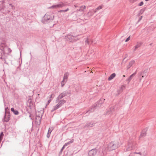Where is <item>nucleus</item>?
Here are the masks:
<instances>
[{
	"mask_svg": "<svg viewBox=\"0 0 156 156\" xmlns=\"http://www.w3.org/2000/svg\"><path fill=\"white\" fill-rule=\"evenodd\" d=\"M66 80H63L61 82V83L62 85V87H63L64 85L65 84L66 81H65Z\"/></svg>",
	"mask_w": 156,
	"mask_h": 156,
	"instance_id": "27",
	"label": "nucleus"
},
{
	"mask_svg": "<svg viewBox=\"0 0 156 156\" xmlns=\"http://www.w3.org/2000/svg\"><path fill=\"white\" fill-rule=\"evenodd\" d=\"M5 46L4 38L0 37V59L2 58V54L4 52V47Z\"/></svg>",
	"mask_w": 156,
	"mask_h": 156,
	"instance_id": "4",
	"label": "nucleus"
},
{
	"mask_svg": "<svg viewBox=\"0 0 156 156\" xmlns=\"http://www.w3.org/2000/svg\"><path fill=\"white\" fill-rule=\"evenodd\" d=\"M65 10H66V12H67V11H69V8H67Z\"/></svg>",
	"mask_w": 156,
	"mask_h": 156,
	"instance_id": "49",
	"label": "nucleus"
},
{
	"mask_svg": "<svg viewBox=\"0 0 156 156\" xmlns=\"http://www.w3.org/2000/svg\"><path fill=\"white\" fill-rule=\"evenodd\" d=\"M5 113L6 112V113L7 112H8V110H9V109L8 108H5Z\"/></svg>",
	"mask_w": 156,
	"mask_h": 156,
	"instance_id": "34",
	"label": "nucleus"
},
{
	"mask_svg": "<svg viewBox=\"0 0 156 156\" xmlns=\"http://www.w3.org/2000/svg\"><path fill=\"white\" fill-rule=\"evenodd\" d=\"M54 95L53 94H52L50 96V99H51V100L52 99L51 98H52V97H54Z\"/></svg>",
	"mask_w": 156,
	"mask_h": 156,
	"instance_id": "41",
	"label": "nucleus"
},
{
	"mask_svg": "<svg viewBox=\"0 0 156 156\" xmlns=\"http://www.w3.org/2000/svg\"><path fill=\"white\" fill-rule=\"evenodd\" d=\"M55 102L58 103L53 107L51 110V112L54 111L62 106L66 102V101L64 99L58 100L57 99H56L55 101Z\"/></svg>",
	"mask_w": 156,
	"mask_h": 156,
	"instance_id": "3",
	"label": "nucleus"
},
{
	"mask_svg": "<svg viewBox=\"0 0 156 156\" xmlns=\"http://www.w3.org/2000/svg\"><path fill=\"white\" fill-rule=\"evenodd\" d=\"M102 8V6H100L98 7V8H96L97 9H98V10H100V9H101Z\"/></svg>",
	"mask_w": 156,
	"mask_h": 156,
	"instance_id": "32",
	"label": "nucleus"
},
{
	"mask_svg": "<svg viewBox=\"0 0 156 156\" xmlns=\"http://www.w3.org/2000/svg\"><path fill=\"white\" fill-rule=\"evenodd\" d=\"M77 35H73L70 34H68L65 37L66 38L67 41L70 42H73L76 41L78 40L77 38Z\"/></svg>",
	"mask_w": 156,
	"mask_h": 156,
	"instance_id": "6",
	"label": "nucleus"
},
{
	"mask_svg": "<svg viewBox=\"0 0 156 156\" xmlns=\"http://www.w3.org/2000/svg\"><path fill=\"white\" fill-rule=\"evenodd\" d=\"M65 5L66 4H65L62 3L58 5H53L49 7V8L55 9L57 8L62 7L65 6Z\"/></svg>",
	"mask_w": 156,
	"mask_h": 156,
	"instance_id": "9",
	"label": "nucleus"
},
{
	"mask_svg": "<svg viewBox=\"0 0 156 156\" xmlns=\"http://www.w3.org/2000/svg\"><path fill=\"white\" fill-rule=\"evenodd\" d=\"M52 131V129L49 128L47 135V136L48 138H49L50 137V134Z\"/></svg>",
	"mask_w": 156,
	"mask_h": 156,
	"instance_id": "21",
	"label": "nucleus"
},
{
	"mask_svg": "<svg viewBox=\"0 0 156 156\" xmlns=\"http://www.w3.org/2000/svg\"><path fill=\"white\" fill-rule=\"evenodd\" d=\"M29 117L31 119V120H33V119H32L31 117V114H30V115H29Z\"/></svg>",
	"mask_w": 156,
	"mask_h": 156,
	"instance_id": "48",
	"label": "nucleus"
},
{
	"mask_svg": "<svg viewBox=\"0 0 156 156\" xmlns=\"http://www.w3.org/2000/svg\"><path fill=\"white\" fill-rule=\"evenodd\" d=\"M9 5H11L12 7H13V6H12V4H9Z\"/></svg>",
	"mask_w": 156,
	"mask_h": 156,
	"instance_id": "51",
	"label": "nucleus"
},
{
	"mask_svg": "<svg viewBox=\"0 0 156 156\" xmlns=\"http://www.w3.org/2000/svg\"><path fill=\"white\" fill-rule=\"evenodd\" d=\"M141 44L140 42H137L136 44L135 45L134 47V51H135L136 49L140 47L141 45Z\"/></svg>",
	"mask_w": 156,
	"mask_h": 156,
	"instance_id": "15",
	"label": "nucleus"
},
{
	"mask_svg": "<svg viewBox=\"0 0 156 156\" xmlns=\"http://www.w3.org/2000/svg\"><path fill=\"white\" fill-rule=\"evenodd\" d=\"M0 2L2 5V7H0V10H2V9H4V8H5V6L3 5V4L5 3V2L4 1H1Z\"/></svg>",
	"mask_w": 156,
	"mask_h": 156,
	"instance_id": "25",
	"label": "nucleus"
},
{
	"mask_svg": "<svg viewBox=\"0 0 156 156\" xmlns=\"http://www.w3.org/2000/svg\"><path fill=\"white\" fill-rule=\"evenodd\" d=\"M53 14H46L41 20V22L44 24H47L52 20L54 18Z\"/></svg>",
	"mask_w": 156,
	"mask_h": 156,
	"instance_id": "2",
	"label": "nucleus"
},
{
	"mask_svg": "<svg viewBox=\"0 0 156 156\" xmlns=\"http://www.w3.org/2000/svg\"><path fill=\"white\" fill-rule=\"evenodd\" d=\"M137 0H129V1L131 3H133L136 2Z\"/></svg>",
	"mask_w": 156,
	"mask_h": 156,
	"instance_id": "33",
	"label": "nucleus"
},
{
	"mask_svg": "<svg viewBox=\"0 0 156 156\" xmlns=\"http://www.w3.org/2000/svg\"><path fill=\"white\" fill-rule=\"evenodd\" d=\"M94 14V12H93L92 11V10H90V11L87 13V15L88 16H89V17H90V16H92Z\"/></svg>",
	"mask_w": 156,
	"mask_h": 156,
	"instance_id": "20",
	"label": "nucleus"
},
{
	"mask_svg": "<svg viewBox=\"0 0 156 156\" xmlns=\"http://www.w3.org/2000/svg\"><path fill=\"white\" fill-rule=\"evenodd\" d=\"M64 97L67 96L70 93V91H67V90H66L65 91H64V92H62V93Z\"/></svg>",
	"mask_w": 156,
	"mask_h": 156,
	"instance_id": "16",
	"label": "nucleus"
},
{
	"mask_svg": "<svg viewBox=\"0 0 156 156\" xmlns=\"http://www.w3.org/2000/svg\"><path fill=\"white\" fill-rule=\"evenodd\" d=\"M28 101H29V103L30 104H31V102H32L31 99H29V100H28Z\"/></svg>",
	"mask_w": 156,
	"mask_h": 156,
	"instance_id": "43",
	"label": "nucleus"
},
{
	"mask_svg": "<svg viewBox=\"0 0 156 156\" xmlns=\"http://www.w3.org/2000/svg\"><path fill=\"white\" fill-rule=\"evenodd\" d=\"M147 75V71L145 70L139 73V76H141L142 78H144V76H146Z\"/></svg>",
	"mask_w": 156,
	"mask_h": 156,
	"instance_id": "13",
	"label": "nucleus"
},
{
	"mask_svg": "<svg viewBox=\"0 0 156 156\" xmlns=\"http://www.w3.org/2000/svg\"><path fill=\"white\" fill-rule=\"evenodd\" d=\"M59 12H66L65 10H60L59 11Z\"/></svg>",
	"mask_w": 156,
	"mask_h": 156,
	"instance_id": "37",
	"label": "nucleus"
},
{
	"mask_svg": "<svg viewBox=\"0 0 156 156\" xmlns=\"http://www.w3.org/2000/svg\"><path fill=\"white\" fill-rule=\"evenodd\" d=\"M116 74L115 73H113L110 76L108 77V80H111L113 78H114Z\"/></svg>",
	"mask_w": 156,
	"mask_h": 156,
	"instance_id": "17",
	"label": "nucleus"
},
{
	"mask_svg": "<svg viewBox=\"0 0 156 156\" xmlns=\"http://www.w3.org/2000/svg\"><path fill=\"white\" fill-rule=\"evenodd\" d=\"M73 154H71L70 155L68 153H67L66 155H65V156H72Z\"/></svg>",
	"mask_w": 156,
	"mask_h": 156,
	"instance_id": "42",
	"label": "nucleus"
},
{
	"mask_svg": "<svg viewBox=\"0 0 156 156\" xmlns=\"http://www.w3.org/2000/svg\"><path fill=\"white\" fill-rule=\"evenodd\" d=\"M135 62L134 60H133L130 62L129 63L128 69Z\"/></svg>",
	"mask_w": 156,
	"mask_h": 156,
	"instance_id": "19",
	"label": "nucleus"
},
{
	"mask_svg": "<svg viewBox=\"0 0 156 156\" xmlns=\"http://www.w3.org/2000/svg\"><path fill=\"white\" fill-rule=\"evenodd\" d=\"M147 131V129L145 128L141 132L140 137H143L145 136L146 134V132Z\"/></svg>",
	"mask_w": 156,
	"mask_h": 156,
	"instance_id": "12",
	"label": "nucleus"
},
{
	"mask_svg": "<svg viewBox=\"0 0 156 156\" xmlns=\"http://www.w3.org/2000/svg\"><path fill=\"white\" fill-rule=\"evenodd\" d=\"M41 118L40 120V121H41Z\"/></svg>",
	"mask_w": 156,
	"mask_h": 156,
	"instance_id": "57",
	"label": "nucleus"
},
{
	"mask_svg": "<svg viewBox=\"0 0 156 156\" xmlns=\"http://www.w3.org/2000/svg\"><path fill=\"white\" fill-rule=\"evenodd\" d=\"M89 115V114H87V115Z\"/></svg>",
	"mask_w": 156,
	"mask_h": 156,
	"instance_id": "59",
	"label": "nucleus"
},
{
	"mask_svg": "<svg viewBox=\"0 0 156 156\" xmlns=\"http://www.w3.org/2000/svg\"><path fill=\"white\" fill-rule=\"evenodd\" d=\"M125 86L124 85H122V89H125Z\"/></svg>",
	"mask_w": 156,
	"mask_h": 156,
	"instance_id": "44",
	"label": "nucleus"
},
{
	"mask_svg": "<svg viewBox=\"0 0 156 156\" xmlns=\"http://www.w3.org/2000/svg\"><path fill=\"white\" fill-rule=\"evenodd\" d=\"M134 153L136 154H141V152H135Z\"/></svg>",
	"mask_w": 156,
	"mask_h": 156,
	"instance_id": "45",
	"label": "nucleus"
},
{
	"mask_svg": "<svg viewBox=\"0 0 156 156\" xmlns=\"http://www.w3.org/2000/svg\"><path fill=\"white\" fill-rule=\"evenodd\" d=\"M64 149V147H62V149H61V150H60V152L59 153V155H60V154H61L63 150V149Z\"/></svg>",
	"mask_w": 156,
	"mask_h": 156,
	"instance_id": "29",
	"label": "nucleus"
},
{
	"mask_svg": "<svg viewBox=\"0 0 156 156\" xmlns=\"http://www.w3.org/2000/svg\"><path fill=\"white\" fill-rule=\"evenodd\" d=\"M96 123L94 121H92L89 122H87L84 126L83 128L84 129H87L92 127L94 126Z\"/></svg>",
	"mask_w": 156,
	"mask_h": 156,
	"instance_id": "7",
	"label": "nucleus"
},
{
	"mask_svg": "<svg viewBox=\"0 0 156 156\" xmlns=\"http://www.w3.org/2000/svg\"><path fill=\"white\" fill-rule=\"evenodd\" d=\"M130 39V36H129L126 40L125 42H127Z\"/></svg>",
	"mask_w": 156,
	"mask_h": 156,
	"instance_id": "35",
	"label": "nucleus"
},
{
	"mask_svg": "<svg viewBox=\"0 0 156 156\" xmlns=\"http://www.w3.org/2000/svg\"><path fill=\"white\" fill-rule=\"evenodd\" d=\"M51 101V99H50L48 101V104Z\"/></svg>",
	"mask_w": 156,
	"mask_h": 156,
	"instance_id": "46",
	"label": "nucleus"
},
{
	"mask_svg": "<svg viewBox=\"0 0 156 156\" xmlns=\"http://www.w3.org/2000/svg\"><path fill=\"white\" fill-rule=\"evenodd\" d=\"M10 117V114L9 112H7L5 113L4 118L3 119V121L5 122H8L9 120V118Z\"/></svg>",
	"mask_w": 156,
	"mask_h": 156,
	"instance_id": "11",
	"label": "nucleus"
},
{
	"mask_svg": "<svg viewBox=\"0 0 156 156\" xmlns=\"http://www.w3.org/2000/svg\"><path fill=\"white\" fill-rule=\"evenodd\" d=\"M11 110L13 112L14 114L16 115H18L19 113V112L17 110H15L13 108H11Z\"/></svg>",
	"mask_w": 156,
	"mask_h": 156,
	"instance_id": "18",
	"label": "nucleus"
},
{
	"mask_svg": "<svg viewBox=\"0 0 156 156\" xmlns=\"http://www.w3.org/2000/svg\"><path fill=\"white\" fill-rule=\"evenodd\" d=\"M74 6L75 7H76L77 6L76 5H74Z\"/></svg>",
	"mask_w": 156,
	"mask_h": 156,
	"instance_id": "53",
	"label": "nucleus"
},
{
	"mask_svg": "<svg viewBox=\"0 0 156 156\" xmlns=\"http://www.w3.org/2000/svg\"><path fill=\"white\" fill-rule=\"evenodd\" d=\"M130 150V148H127V150H128H128Z\"/></svg>",
	"mask_w": 156,
	"mask_h": 156,
	"instance_id": "52",
	"label": "nucleus"
},
{
	"mask_svg": "<svg viewBox=\"0 0 156 156\" xmlns=\"http://www.w3.org/2000/svg\"><path fill=\"white\" fill-rule=\"evenodd\" d=\"M64 97L63 94L62 93L59 95L57 97L56 99H57L58 100L60 99L62 100L63 98Z\"/></svg>",
	"mask_w": 156,
	"mask_h": 156,
	"instance_id": "22",
	"label": "nucleus"
},
{
	"mask_svg": "<svg viewBox=\"0 0 156 156\" xmlns=\"http://www.w3.org/2000/svg\"><path fill=\"white\" fill-rule=\"evenodd\" d=\"M98 149L95 148L89 151L88 156H95L98 153Z\"/></svg>",
	"mask_w": 156,
	"mask_h": 156,
	"instance_id": "8",
	"label": "nucleus"
},
{
	"mask_svg": "<svg viewBox=\"0 0 156 156\" xmlns=\"http://www.w3.org/2000/svg\"><path fill=\"white\" fill-rule=\"evenodd\" d=\"M8 51L9 52V53H11V52H12V50H11V49L9 48H8Z\"/></svg>",
	"mask_w": 156,
	"mask_h": 156,
	"instance_id": "38",
	"label": "nucleus"
},
{
	"mask_svg": "<svg viewBox=\"0 0 156 156\" xmlns=\"http://www.w3.org/2000/svg\"><path fill=\"white\" fill-rule=\"evenodd\" d=\"M142 17H143L142 16L140 17L139 19L138 20V22L140 21L141 20Z\"/></svg>",
	"mask_w": 156,
	"mask_h": 156,
	"instance_id": "40",
	"label": "nucleus"
},
{
	"mask_svg": "<svg viewBox=\"0 0 156 156\" xmlns=\"http://www.w3.org/2000/svg\"><path fill=\"white\" fill-rule=\"evenodd\" d=\"M85 43L86 44L87 43L88 44H90V41H89V39H87L86 41H85Z\"/></svg>",
	"mask_w": 156,
	"mask_h": 156,
	"instance_id": "28",
	"label": "nucleus"
},
{
	"mask_svg": "<svg viewBox=\"0 0 156 156\" xmlns=\"http://www.w3.org/2000/svg\"><path fill=\"white\" fill-rule=\"evenodd\" d=\"M86 6L85 5L81 6L80 8V9L79 10V11L83 12L84 9H85Z\"/></svg>",
	"mask_w": 156,
	"mask_h": 156,
	"instance_id": "24",
	"label": "nucleus"
},
{
	"mask_svg": "<svg viewBox=\"0 0 156 156\" xmlns=\"http://www.w3.org/2000/svg\"><path fill=\"white\" fill-rule=\"evenodd\" d=\"M152 44V43H151V44H150V45H151Z\"/></svg>",
	"mask_w": 156,
	"mask_h": 156,
	"instance_id": "58",
	"label": "nucleus"
},
{
	"mask_svg": "<svg viewBox=\"0 0 156 156\" xmlns=\"http://www.w3.org/2000/svg\"><path fill=\"white\" fill-rule=\"evenodd\" d=\"M123 77H125V75H123Z\"/></svg>",
	"mask_w": 156,
	"mask_h": 156,
	"instance_id": "54",
	"label": "nucleus"
},
{
	"mask_svg": "<svg viewBox=\"0 0 156 156\" xmlns=\"http://www.w3.org/2000/svg\"><path fill=\"white\" fill-rule=\"evenodd\" d=\"M69 76V73H65L64 75L63 79L65 80H66V81H67V79L68 78V76Z\"/></svg>",
	"mask_w": 156,
	"mask_h": 156,
	"instance_id": "23",
	"label": "nucleus"
},
{
	"mask_svg": "<svg viewBox=\"0 0 156 156\" xmlns=\"http://www.w3.org/2000/svg\"><path fill=\"white\" fill-rule=\"evenodd\" d=\"M136 73V71L134 73L131 75L126 80L127 81H128V83L130 82V80H131L132 77H133Z\"/></svg>",
	"mask_w": 156,
	"mask_h": 156,
	"instance_id": "14",
	"label": "nucleus"
},
{
	"mask_svg": "<svg viewBox=\"0 0 156 156\" xmlns=\"http://www.w3.org/2000/svg\"><path fill=\"white\" fill-rule=\"evenodd\" d=\"M105 99L101 98L98 101L96 102L91 107L89 110L87 111L86 114H87L88 112H93L94 109L97 108L101 107V105L103 104L105 100Z\"/></svg>",
	"mask_w": 156,
	"mask_h": 156,
	"instance_id": "1",
	"label": "nucleus"
},
{
	"mask_svg": "<svg viewBox=\"0 0 156 156\" xmlns=\"http://www.w3.org/2000/svg\"><path fill=\"white\" fill-rule=\"evenodd\" d=\"M145 8H143L140 10L139 12V14H142L144 11Z\"/></svg>",
	"mask_w": 156,
	"mask_h": 156,
	"instance_id": "26",
	"label": "nucleus"
},
{
	"mask_svg": "<svg viewBox=\"0 0 156 156\" xmlns=\"http://www.w3.org/2000/svg\"><path fill=\"white\" fill-rule=\"evenodd\" d=\"M116 107L115 106H113L111 107L109 109L107 112L106 114L109 115L112 114L115 112Z\"/></svg>",
	"mask_w": 156,
	"mask_h": 156,
	"instance_id": "10",
	"label": "nucleus"
},
{
	"mask_svg": "<svg viewBox=\"0 0 156 156\" xmlns=\"http://www.w3.org/2000/svg\"><path fill=\"white\" fill-rule=\"evenodd\" d=\"M97 11H98V10L96 8L94 11V13H96Z\"/></svg>",
	"mask_w": 156,
	"mask_h": 156,
	"instance_id": "47",
	"label": "nucleus"
},
{
	"mask_svg": "<svg viewBox=\"0 0 156 156\" xmlns=\"http://www.w3.org/2000/svg\"><path fill=\"white\" fill-rule=\"evenodd\" d=\"M148 0H145V1L146 2L148 1Z\"/></svg>",
	"mask_w": 156,
	"mask_h": 156,
	"instance_id": "56",
	"label": "nucleus"
},
{
	"mask_svg": "<svg viewBox=\"0 0 156 156\" xmlns=\"http://www.w3.org/2000/svg\"><path fill=\"white\" fill-rule=\"evenodd\" d=\"M3 135H4V134H3V132L1 133H0V137H2V138Z\"/></svg>",
	"mask_w": 156,
	"mask_h": 156,
	"instance_id": "39",
	"label": "nucleus"
},
{
	"mask_svg": "<svg viewBox=\"0 0 156 156\" xmlns=\"http://www.w3.org/2000/svg\"><path fill=\"white\" fill-rule=\"evenodd\" d=\"M68 144V143H66L65 144L63 145V147H64L65 148V147H66V146H67Z\"/></svg>",
	"mask_w": 156,
	"mask_h": 156,
	"instance_id": "36",
	"label": "nucleus"
},
{
	"mask_svg": "<svg viewBox=\"0 0 156 156\" xmlns=\"http://www.w3.org/2000/svg\"><path fill=\"white\" fill-rule=\"evenodd\" d=\"M20 56H21V50H20Z\"/></svg>",
	"mask_w": 156,
	"mask_h": 156,
	"instance_id": "50",
	"label": "nucleus"
},
{
	"mask_svg": "<svg viewBox=\"0 0 156 156\" xmlns=\"http://www.w3.org/2000/svg\"><path fill=\"white\" fill-rule=\"evenodd\" d=\"M140 81L141 80V78H140Z\"/></svg>",
	"mask_w": 156,
	"mask_h": 156,
	"instance_id": "55",
	"label": "nucleus"
},
{
	"mask_svg": "<svg viewBox=\"0 0 156 156\" xmlns=\"http://www.w3.org/2000/svg\"><path fill=\"white\" fill-rule=\"evenodd\" d=\"M144 4V2H143L142 1L140 3L138 4V6H141L143 5Z\"/></svg>",
	"mask_w": 156,
	"mask_h": 156,
	"instance_id": "30",
	"label": "nucleus"
},
{
	"mask_svg": "<svg viewBox=\"0 0 156 156\" xmlns=\"http://www.w3.org/2000/svg\"><path fill=\"white\" fill-rule=\"evenodd\" d=\"M73 140H70L69 141L67 142L68 143V144H70L73 143Z\"/></svg>",
	"mask_w": 156,
	"mask_h": 156,
	"instance_id": "31",
	"label": "nucleus"
},
{
	"mask_svg": "<svg viewBox=\"0 0 156 156\" xmlns=\"http://www.w3.org/2000/svg\"><path fill=\"white\" fill-rule=\"evenodd\" d=\"M118 142L115 141L111 142L108 145V149L109 151H112L115 149L119 146Z\"/></svg>",
	"mask_w": 156,
	"mask_h": 156,
	"instance_id": "5",
	"label": "nucleus"
}]
</instances>
